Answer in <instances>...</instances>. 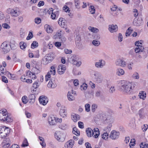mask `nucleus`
I'll return each instance as SVG.
<instances>
[{"label":"nucleus","instance_id":"obj_1","mask_svg":"<svg viewBox=\"0 0 148 148\" xmlns=\"http://www.w3.org/2000/svg\"><path fill=\"white\" fill-rule=\"evenodd\" d=\"M119 90L125 95H130L132 92V82L124 80L121 81Z\"/></svg>","mask_w":148,"mask_h":148},{"label":"nucleus","instance_id":"obj_2","mask_svg":"<svg viewBox=\"0 0 148 148\" xmlns=\"http://www.w3.org/2000/svg\"><path fill=\"white\" fill-rule=\"evenodd\" d=\"M0 120L7 123L11 122L13 120L8 114L7 110L2 109L0 110Z\"/></svg>","mask_w":148,"mask_h":148},{"label":"nucleus","instance_id":"obj_3","mask_svg":"<svg viewBox=\"0 0 148 148\" xmlns=\"http://www.w3.org/2000/svg\"><path fill=\"white\" fill-rule=\"evenodd\" d=\"M78 58L77 56L74 54L71 55L68 59V61L69 62L79 67L80 66L82 63L80 61H78Z\"/></svg>","mask_w":148,"mask_h":148},{"label":"nucleus","instance_id":"obj_4","mask_svg":"<svg viewBox=\"0 0 148 148\" xmlns=\"http://www.w3.org/2000/svg\"><path fill=\"white\" fill-rule=\"evenodd\" d=\"M10 130L9 128L5 126L0 127V137L4 138L7 136L10 133Z\"/></svg>","mask_w":148,"mask_h":148},{"label":"nucleus","instance_id":"obj_5","mask_svg":"<svg viewBox=\"0 0 148 148\" xmlns=\"http://www.w3.org/2000/svg\"><path fill=\"white\" fill-rule=\"evenodd\" d=\"M1 47L5 53L8 52L11 49H14L13 47H11V45L9 43L6 41L4 42L1 44Z\"/></svg>","mask_w":148,"mask_h":148},{"label":"nucleus","instance_id":"obj_6","mask_svg":"<svg viewBox=\"0 0 148 148\" xmlns=\"http://www.w3.org/2000/svg\"><path fill=\"white\" fill-rule=\"evenodd\" d=\"M55 73V68L54 66H52L50 68V71L48 72L47 74L45 75V81H47L49 80L51 77V75L53 74V75H54Z\"/></svg>","mask_w":148,"mask_h":148},{"label":"nucleus","instance_id":"obj_7","mask_svg":"<svg viewBox=\"0 0 148 148\" xmlns=\"http://www.w3.org/2000/svg\"><path fill=\"white\" fill-rule=\"evenodd\" d=\"M54 58V55L52 53H50L46 55L43 60L46 61V64L51 62Z\"/></svg>","mask_w":148,"mask_h":148},{"label":"nucleus","instance_id":"obj_8","mask_svg":"<svg viewBox=\"0 0 148 148\" xmlns=\"http://www.w3.org/2000/svg\"><path fill=\"white\" fill-rule=\"evenodd\" d=\"M106 62L103 59L99 60L98 62L95 63V66L97 68H101L104 66L106 65Z\"/></svg>","mask_w":148,"mask_h":148},{"label":"nucleus","instance_id":"obj_9","mask_svg":"<svg viewBox=\"0 0 148 148\" xmlns=\"http://www.w3.org/2000/svg\"><path fill=\"white\" fill-rule=\"evenodd\" d=\"M119 135L120 133L119 132L115 130H113L110 133V137L112 139L115 140L119 138Z\"/></svg>","mask_w":148,"mask_h":148},{"label":"nucleus","instance_id":"obj_10","mask_svg":"<svg viewBox=\"0 0 148 148\" xmlns=\"http://www.w3.org/2000/svg\"><path fill=\"white\" fill-rule=\"evenodd\" d=\"M7 11L8 13L10 14L12 16L16 17L18 16V12L16 9L9 8L7 10Z\"/></svg>","mask_w":148,"mask_h":148},{"label":"nucleus","instance_id":"obj_11","mask_svg":"<svg viewBox=\"0 0 148 148\" xmlns=\"http://www.w3.org/2000/svg\"><path fill=\"white\" fill-rule=\"evenodd\" d=\"M115 64L116 66H119L122 67H125L126 65V62L124 60L119 59L116 60Z\"/></svg>","mask_w":148,"mask_h":148},{"label":"nucleus","instance_id":"obj_12","mask_svg":"<svg viewBox=\"0 0 148 148\" xmlns=\"http://www.w3.org/2000/svg\"><path fill=\"white\" fill-rule=\"evenodd\" d=\"M11 144V142L9 138H5L2 143L3 148H6L9 147Z\"/></svg>","mask_w":148,"mask_h":148},{"label":"nucleus","instance_id":"obj_13","mask_svg":"<svg viewBox=\"0 0 148 148\" xmlns=\"http://www.w3.org/2000/svg\"><path fill=\"white\" fill-rule=\"evenodd\" d=\"M60 135H63L60 132H56L55 134V137L59 141L63 142L65 140V138L64 137H62Z\"/></svg>","mask_w":148,"mask_h":148},{"label":"nucleus","instance_id":"obj_14","mask_svg":"<svg viewBox=\"0 0 148 148\" xmlns=\"http://www.w3.org/2000/svg\"><path fill=\"white\" fill-rule=\"evenodd\" d=\"M104 122L106 124L107 123L108 124L107 127L105 128V130L107 132H110L111 130V128L112 126V123L111 122L110 119H108L107 118H106L104 121Z\"/></svg>","mask_w":148,"mask_h":148},{"label":"nucleus","instance_id":"obj_15","mask_svg":"<svg viewBox=\"0 0 148 148\" xmlns=\"http://www.w3.org/2000/svg\"><path fill=\"white\" fill-rule=\"evenodd\" d=\"M59 113L60 116L64 118L66 117L67 115L66 108L65 107H62V108L60 109Z\"/></svg>","mask_w":148,"mask_h":148},{"label":"nucleus","instance_id":"obj_16","mask_svg":"<svg viewBox=\"0 0 148 148\" xmlns=\"http://www.w3.org/2000/svg\"><path fill=\"white\" fill-rule=\"evenodd\" d=\"M66 69V66L65 65L60 64L59 65L58 69V71L59 74L61 75L64 72Z\"/></svg>","mask_w":148,"mask_h":148},{"label":"nucleus","instance_id":"obj_17","mask_svg":"<svg viewBox=\"0 0 148 148\" xmlns=\"http://www.w3.org/2000/svg\"><path fill=\"white\" fill-rule=\"evenodd\" d=\"M95 79L97 83H102L103 80V77L100 74H95Z\"/></svg>","mask_w":148,"mask_h":148},{"label":"nucleus","instance_id":"obj_18","mask_svg":"<svg viewBox=\"0 0 148 148\" xmlns=\"http://www.w3.org/2000/svg\"><path fill=\"white\" fill-rule=\"evenodd\" d=\"M39 100L40 103L43 105H46L48 101L47 98L43 96H40Z\"/></svg>","mask_w":148,"mask_h":148},{"label":"nucleus","instance_id":"obj_19","mask_svg":"<svg viewBox=\"0 0 148 148\" xmlns=\"http://www.w3.org/2000/svg\"><path fill=\"white\" fill-rule=\"evenodd\" d=\"M99 135V129L97 128H95L92 130V136H93L95 138H97Z\"/></svg>","mask_w":148,"mask_h":148},{"label":"nucleus","instance_id":"obj_20","mask_svg":"<svg viewBox=\"0 0 148 148\" xmlns=\"http://www.w3.org/2000/svg\"><path fill=\"white\" fill-rule=\"evenodd\" d=\"M108 29L110 32L112 33L115 32L118 30V27L116 25H109Z\"/></svg>","mask_w":148,"mask_h":148},{"label":"nucleus","instance_id":"obj_21","mask_svg":"<svg viewBox=\"0 0 148 148\" xmlns=\"http://www.w3.org/2000/svg\"><path fill=\"white\" fill-rule=\"evenodd\" d=\"M59 24L62 27L65 28L66 27V21L63 18H60L58 21Z\"/></svg>","mask_w":148,"mask_h":148},{"label":"nucleus","instance_id":"obj_22","mask_svg":"<svg viewBox=\"0 0 148 148\" xmlns=\"http://www.w3.org/2000/svg\"><path fill=\"white\" fill-rule=\"evenodd\" d=\"M74 142L73 140H71L66 142L64 145L65 148H72Z\"/></svg>","mask_w":148,"mask_h":148},{"label":"nucleus","instance_id":"obj_23","mask_svg":"<svg viewBox=\"0 0 148 148\" xmlns=\"http://www.w3.org/2000/svg\"><path fill=\"white\" fill-rule=\"evenodd\" d=\"M47 86L49 88H54L57 86V84L55 82L54 80H53V79H51V80L49 81L47 84Z\"/></svg>","mask_w":148,"mask_h":148},{"label":"nucleus","instance_id":"obj_24","mask_svg":"<svg viewBox=\"0 0 148 148\" xmlns=\"http://www.w3.org/2000/svg\"><path fill=\"white\" fill-rule=\"evenodd\" d=\"M71 118L74 122H75L80 119L79 116L77 114L73 113L71 114Z\"/></svg>","mask_w":148,"mask_h":148},{"label":"nucleus","instance_id":"obj_25","mask_svg":"<svg viewBox=\"0 0 148 148\" xmlns=\"http://www.w3.org/2000/svg\"><path fill=\"white\" fill-rule=\"evenodd\" d=\"M125 73L124 71L121 68H119L117 69L116 74L118 76L123 75Z\"/></svg>","mask_w":148,"mask_h":148},{"label":"nucleus","instance_id":"obj_26","mask_svg":"<svg viewBox=\"0 0 148 148\" xmlns=\"http://www.w3.org/2000/svg\"><path fill=\"white\" fill-rule=\"evenodd\" d=\"M61 30L58 31L56 34L53 36V39H56L58 38L59 39L61 36Z\"/></svg>","mask_w":148,"mask_h":148},{"label":"nucleus","instance_id":"obj_27","mask_svg":"<svg viewBox=\"0 0 148 148\" xmlns=\"http://www.w3.org/2000/svg\"><path fill=\"white\" fill-rule=\"evenodd\" d=\"M92 130L91 128L88 127L86 129V132L87 136L88 137H91L92 136Z\"/></svg>","mask_w":148,"mask_h":148},{"label":"nucleus","instance_id":"obj_28","mask_svg":"<svg viewBox=\"0 0 148 148\" xmlns=\"http://www.w3.org/2000/svg\"><path fill=\"white\" fill-rule=\"evenodd\" d=\"M146 93L145 91H142L139 93V96L140 99L144 100L146 97Z\"/></svg>","mask_w":148,"mask_h":148},{"label":"nucleus","instance_id":"obj_29","mask_svg":"<svg viewBox=\"0 0 148 148\" xmlns=\"http://www.w3.org/2000/svg\"><path fill=\"white\" fill-rule=\"evenodd\" d=\"M144 49V47L143 46H138L135 49V51L136 53L142 52Z\"/></svg>","mask_w":148,"mask_h":148},{"label":"nucleus","instance_id":"obj_30","mask_svg":"<svg viewBox=\"0 0 148 148\" xmlns=\"http://www.w3.org/2000/svg\"><path fill=\"white\" fill-rule=\"evenodd\" d=\"M134 22L135 25L139 26L142 23L143 21L141 20L137 19L136 21L135 19L134 20Z\"/></svg>","mask_w":148,"mask_h":148},{"label":"nucleus","instance_id":"obj_31","mask_svg":"<svg viewBox=\"0 0 148 148\" xmlns=\"http://www.w3.org/2000/svg\"><path fill=\"white\" fill-rule=\"evenodd\" d=\"M67 96L68 99L69 101H72L74 99V98L73 96L71 94L70 92H68L67 93Z\"/></svg>","mask_w":148,"mask_h":148},{"label":"nucleus","instance_id":"obj_32","mask_svg":"<svg viewBox=\"0 0 148 148\" xmlns=\"http://www.w3.org/2000/svg\"><path fill=\"white\" fill-rule=\"evenodd\" d=\"M135 119H132L131 120L129 123V126L132 127H134L135 126Z\"/></svg>","mask_w":148,"mask_h":148},{"label":"nucleus","instance_id":"obj_33","mask_svg":"<svg viewBox=\"0 0 148 148\" xmlns=\"http://www.w3.org/2000/svg\"><path fill=\"white\" fill-rule=\"evenodd\" d=\"M75 5L77 8L79 9L82 3L79 0H75Z\"/></svg>","mask_w":148,"mask_h":148},{"label":"nucleus","instance_id":"obj_34","mask_svg":"<svg viewBox=\"0 0 148 148\" xmlns=\"http://www.w3.org/2000/svg\"><path fill=\"white\" fill-rule=\"evenodd\" d=\"M72 132L77 136L80 135V132L79 131H78V130L76 127H75L73 128Z\"/></svg>","mask_w":148,"mask_h":148},{"label":"nucleus","instance_id":"obj_35","mask_svg":"<svg viewBox=\"0 0 148 148\" xmlns=\"http://www.w3.org/2000/svg\"><path fill=\"white\" fill-rule=\"evenodd\" d=\"M138 114L140 118L143 119L144 117V110L143 109H141L139 110L138 111Z\"/></svg>","mask_w":148,"mask_h":148},{"label":"nucleus","instance_id":"obj_36","mask_svg":"<svg viewBox=\"0 0 148 148\" xmlns=\"http://www.w3.org/2000/svg\"><path fill=\"white\" fill-rule=\"evenodd\" d=\"M132 31L133 30H132L131 27H130L126 31L125 33L126 36H130Z\"/></svg>","mask_w":148,"mask_h":148},{"label":"nucleus","instance_id":"obj_37","mask_svg":"<svg viewBox=\"0 0 148 148\" xmlns=\"http://www.w3.org/2000/svg\"><path fill=\"white\" fill-rule=\"evenodd\" d=\"M20 47L21 49H23L26 48V43L23 42H21L19 43Z\"/></svg>","mask_w":148,"mask_h":148},{"label":"nucleus","instance_id":"obj_38","mask_svg":"<svg viewBox=\"0 0 148 148\" xmlns=\"http://www.w3.org/2000/svg\"><path fill=\"white\" fill-rule=\"evenodd\" d=\"M140 145L141 148H148V144L145 142L141 143Z\"/></svg>","mask_w":148,"mask_h":148},{"label":"nucleus","instance_id":"obj_39","mask_svg":"<svg viewBox=\"0 0 148 148\" xmlns=\"http://www.w3.org/2000/svg\"><path fill=\"white\" fill-rule=\"evenodd\" d=\"M89 29L91 32L94 33L97 32L99 31V29H98L93 27H89Z\"/></svg>","mask_w":148,"mask_h":148},{"label":"nucleus","instance_id":"obj_40","mask_svg":"<svg viewBox=\"0 0 148 148\" xmlns=\"http://www.w3.org/2000/svg\"><path fill=\"white\" fill-rule=\"evenodd\" d=\"M38 46V43L36 41H34L32 44L31 47L32 48L34 49L37 47Z\"/></svg>","mask_w":148,"mask_h":148},{"label":"nucleus","instance_id":"obj_41","mask_svg":"<svg viewBox=\"0 0 148 148\" xmlns=\"http://www.w3.org/2000/svg\"><path fill=\"white\" fill-rule=\"evenodd\" d=\"M28 145V143L26 138H25L21 145L22 147H25Z\"/></svg>","mask_w":148,"mask_h":148},{"label":"nucleus","instance_id":"obj_42","mask_svg":"<svg viewBox=\"0 0 148 148\" xmlns=\"http://www.w3.org/2000/svg\"><path fill=\"white\" fill-rule=\"evenodd\" d=\"M49 124L51 125H55L56 123V121L55 119H53L51 118H50L49 119Z\"/></svg>","mask_w":148,"mask_h":148},{"label":"nucleus","instance_id":"obj_43","mask_svg":"<svg viewBox=\"0 0 148 148\" xmlns=\"http://www.w3.org/2000/svg\"><path fill=\"white\" fill-rule=\"evenodd\" d=\"M34 58H38L40 56V54L39 53V51L38 50H37L34 52Z\"/></svg>","mask_w":148,"mask_h":148},{"label":"nucleus","instance_id":"obj_44","mask_svg":"<svg viewBox=\"0 0 148 148\" xmlns=\"http://www.w3.org/2000/svg\"><path fill=\"white\" fill-rule=\"evenodd\" d=\"M132 77L135 79H138L139 76L138 73L137 72H134L132 75Z\"/></svg>","mask_w":148,"mask_h":148},{"label":"nucleus","instance_id":"obj_45","mask_svg":"<svg viewBox=\"0 0 148 148\" xmlns=\"http://www.w3.org/2000/svg\"><path fill=\"white\" fill-rule=\"evenodd\" d=\"M87 88V84L86 83H83L82 85H81L80 87V89L81 90H85Z\"/></svg>","mask_w":148,"mask_h":148},{"label":"nucleus","instance_id":"obj_46","mask_svg":"<svg viewBox=\"0 0 148 148\" xmlns=\"http://www.w3.org/2000/svg\"><path fill=\"white\" fill-rule=\"evenodd\" d=\"M39 81H36L33 84V87L35 89H36L37 88H38L39 86Z\"/></svg>","mask_w":148,"mask_h":148},{"label":"nucleus","instance_id":"obj_47","mask_svg":"<svg viewBox=\"0 0 148 148\" xmlns=\"http://www.w3.org/2000/svg\"><path fill=\"white\" fill-rule=\"evenodd\" d=\"M32 71L34 72V73L35 74H37L40 72L39 68H38L36 66L32 69Z\"/></svg>","mask_w":148,"mask_h":148},{"label":"nucleus","instance_id":"obj_48","mask_svg":"<svg viewBox=\"0 0 148 148\" xmlns=\"http://www.w3.org/2000/svg\"><path fill=\"white\" fill-rule=\"evenodd\" d=\"M92 44L95 46H98L100 44V42L98 40H94L92 42Z\"/></svg>","mask_w":148,"mask_h":148},{"label":"nucleus","instance_id":"obj_49","mask_svg":"<svg viewBox=\"0 0 148 148\" xmlns=\"http://www.w3.org/2000/svg\"><path fill=\"white\" fill-rule=\"evenodd\" d=\"M22 101L24 104H26L28 102L27 100V97L25 95L23 96L22 98Z\"/></svg>","mask_w":148,"mask_h":148},{"label":"nucleus","instance_id":"obj_50","mask_svg":"<svg viewBox=\"0 0 148 148\" xmlns=\"http://www.w3.org/2000/svg\"><path fill=\"white\" fill-rule=\"evenodd\" d=\"M89 10L91 14H94L95 12V9L94 8V7L93 6H90L89 8Z\"/></svg>","mask_w":148,"mask_h":148},{"label":"nucleus","instance_id":"obj_51","mask_svg":"<svg viewBox=\"0 0 148 148\" xmlns=\"http://www.w3.org/2000/svg\"><path fill=\"white\" fill-rule=\"evenodd\" d=\"M33 37L32 32L30 31L29 32L28 36L27 37L26 39L27 40H29Z\"/></svg>","mask_w":148,"mask_h":148},{"label":"nucleus","instance_id":"obj_52","mask_svg":"<svg viewBox=\"0 0 148 148\" xmlns=\"http://www.w3.org/2000/svg\"><path fill=\"white\" fill-rule=\"evenodd\" d=\"M85 110L86 112H89L90 111V105L89 104L87 103L85 106Z\"/></svg>","mask_w":148,"mask_h":148},{"label":"nucleus","instance_id":"obj_53","mask_svg":"<svg viewBox=\"0 0 148 148\" xmlns=\"http://www.w3.org/2000/svg\"><path fill=\"white\" fill-rule=\"evenodd\" d=\"M46 31L48 33H51L53 32V30L50 26L48 25Z\"/></svg>","mask_w":148,"mask_h":148},{"label":"nucleus","instance_id":"obj_54","mask_svg":"<svg viewBox=\"0 0 148 148\" xmlns=\"http://www.w3.org/2000/svg\"><path fill=\"white\" fill-rule=\"evenodd\" d=\"M108 134L107 133H104L103 134H102L101 135L102 138L103 139L106 140L108 138Z\"/></svg>","mask_w":148,"mask_h":148},{"label":"nucleus","instance_id":"obj_55","mask_svg":"<svg viewBox=\"0 0 148 148\" xmlns=\"http://www.w3.org/2000/svg\"><path fill=\"white\" fill-rule=\"evenodd\" d=\"M97 106L95 104H93L91 106V110L93 112H94L96 109L97 108Z\"/></svg>","mask_w":148,"mask_h":148},{"label":"nucleus","instance_id":"obj_56","mask_svg":"<svg viewBox=\"0 0 148 148\" xmlns=\"http://www.w3.org/2000/svg\"><path fill=\"white\" fill-rule=\"evenodd\" d=\"M59 128L61 129L64 130H65L67 127V126L66 124H63L62 125H60L59 127Z\"/></svg>","mask_w":148,"mask_h":148},{"label":"nucleus","instance_id":"obj_57","mask_svg":"<svg viewBox=\"0 0 148 148\" xmlns=\"http://www.w3.org/2000/svg\"><path fill=\"white\" fill-rule=\"evenodd\" d=\"M64 52L66 54H71L72 53V51L71 49H64Z\"/></svg>","mask_w":148,"mask_h":148},{"label":"nucleus","instance_id":"obj_58","mask_svg":"<svg viewBox=\"0 0 148 148\" xmlns=\"http://www.w3.org/2000/svg\"><path fill=\"white\" fill-rule=\"evenodd\" d=\"M29 98L30 100H35V96L34 94H31L29 96Z\"/></svg>","mask_w":148,"mask_h":148},{"label":"nucleus","instance_id":"obj_59","mask_svg":"<svg viewBox=\"0 0 148 148\" xmlns=\"http://www.w3.org/2000/svg\"><path fill=\"white\" fill-rule=\"evenodd\" d=\"M142 57L143 58H145L148 56V55L145 50L142 53Z\"/></svg>","mask_w":148,"mask_h":148},{"label":"nucleus","instance_id":"obj_60","mask_svg":"<svg viewBox=\"0 0 148 148\" xmlns=\"http://www.w3.org/2000/svg\"><path fill=\"white\" fill-rule=\"evenodd\" d=\"M132 139L131 141H130V144H129V146H130V147H131V146H134V145L135 144V140L134 139H133V142L132 141Z\"/></svg>","mask_w":148,"mask_h":148},{"label":"nucleus","instance_id":"obj_61","mask_svg":"<svg viewBox=\"0 0 148 148\" xmlns=\"http://www.w3.org/2000/svg\"><path fill=\"white\" fill-rule=\"evenodd\" d=\"M2 26L5 29H9L10 27V26L6 23L2 24Z\"/></svg>","mask_w":148,"mask_h":148},{"label":"nucleus","instance_id":"obj_62","mask_svg":"<svg viewBox=\"0 0 148 148\" xmlns=\"http://www.w3.org/2000/svg\"><path fill=\"white\" fill-rule=\"evenodd\" d=\"M41 22V19L39 18H36L35 19V23L37 24H39Z\"/></svg>","mask_w":148,"mask_h":148},{"label":"nucleus","instance_id":"obj_63","mask_svg":"<svg viewBox=\"0 0 148 148\" xmlns=\"http://www.w3.org/2000/svg\"><path fill=\"white\" fill-rule=\"evenodd\" d=\"M62 42H64L66 40V38L64 36H61L60 38H59Z\"/></svg>","mask_w":148,"mask_h":148},{"label":"nucleus","instance_id":"obj_64","mask_svg":"<svg viewBox=\"0 0 148 148\" xmlns=\"http://www.w3.org/2000/svg\"><path fill=\"white\" fill-rule=\"evenodd\" d=\"M78 125L79 127L82 129L83 128H84V124L83 122L79 121L78 122Z\"/></svg>","mask_w":148,"mask_h":148}]
</instances>
